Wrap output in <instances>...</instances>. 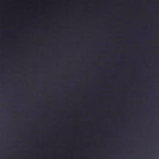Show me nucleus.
Wrapping results in <instances>:
<instances>
[{"label":"nucleus","instance_id":"1","mask_svg":"<svg viewBox=\"0 0 159 159\" xmlns=\"http://www.w3.org/2000/svg\"><path fill=\"white\" fill-rule=\"evenodd\" d=\"M7 129H10L9 127Z\"/></svg>","mask_w":159,"mask_h":159},{"label":"nucleus","instance_id":"2","mask_svg":"<svg viewBox=\"0 0 159 159\" xmlns=\"http://www.w3.org/2000/svg\"><path fill=\"white\" fill-rule=\"evenodd\" d=\"M8 131V145H9V142H10V140H9V134L10 131V129L9 130H7Z\"/></svg>","mask_w":159,"mask_h":159},{"label":"nucleus","instance_id":"3","mask_svg":"<svg viewBox=\"0 0 159 159\" xmlns=\"http://www.w3.org/2000/svg\"><path fill=\"white\" fill-rule=\"evenodd\" d=\"M8 124H9V121H10V116H9V114H8Z\"/></svg>","mask_w":159,"mask_h":159},{"label":"nucleus","instance_id":"4","mask_svg":"<svg viewBox=\"0 0 159 159\" xmlns=\"http://www.w3.org/2000/svg\"><path fill=\"white\" fill-rule=\"evenodd\" d=\"M47 120L48 122H51L52 121V120L51 119H48Z\"/></svg>","mask_w":159,"mask_h":159}]
</instances>
